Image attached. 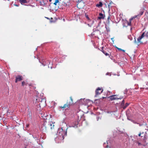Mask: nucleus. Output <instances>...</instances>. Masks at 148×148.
I'll return each instance as SVG.
<instances>
[{"instance_id":"f257e3e1","label":"nucleus","mask_w":148,"mask_h":148,"mask_svg":"<svg viewBox=\"0 0 148 148\" xmlns=\"http://www.w3.org/2000/svg\"><path fill=\"white\" fill-rule=\"evenodd\" d=\"M66 134V132L62 128L58 129V132L57 137L55 139V141L57 143H60L64 139V136Z\"/></svg>"},{"instance_id":"f03ea898","label":"nucleus","mask_w":148,"mask_h":148,"mask_svg":"<svg viewBox=\"0 0 148 148\" xmlns=\"http://www.w3.org/2000/svg\"><path fill=\"white\" fill-rule=\"evenodd\" d=\"M54 126V125L52 126L51 124H47L46 122H44L41 127L42 130L44 132H46L49 127H50V129H52L53 128Z\"/></svg>"},{"instance_id":"7ed1b4c3","label":"nucleus","mask_w":148,"mask_h":148,"mask_svg":"<svg viewBox=\"0 0 148 148\" xmlns=\"http://www.w3.org/2000/svg\"><path fill=\"white\" fill-rule=\"evenodd\" d=\"M103 91V89L102 88H98L95 90V97H97L98 95H100Z\"/></svg>"},{"instance_id":"20e7f679","label":"nucleus","mask_w":148,"mask_h":148,"mask_svg":"<svg viewBox=\"0 0 148 148\" xmlns=\"http://www.w3.org/2000/svg\"><path fill=\"white\" fill-rule=\"evenodd\" d=\"M131 20L130 19L129 21H128L126 19H125V21H123V25L124 27H127L128 25H130L131 24Z\"/></svg>"},{"instance_id":"39448f33","label":"nucleus","mask_w":148,"mask_h":148,"mask_svg":"<svg viewBox=\"0 0 148 148\" xmlns=\"http://www.w3.org/2000/svg\"><path fill=\"white\" fill-rule=\"evenodd\" d=\"M70 107L69 105L67 104L66 103L63 106H60L59 107V109L62 110H68Z\"/></svg>"},{"instance_id":"423d86ee","label":"nucleus","mask_w":148,"mask_h":148,"mask_svg":"<svg viewBox=\"0 0 148 148\" xmlns=\"http://www.w3.org/2000/svg\"><path fill=\"white\" fill-rule=\"evenodd\" d=\"M66 103L70 107L73 104V100L72 97H70V99L67 100Z\"/></svg>"},{"instance_id":"0eeeda50","label":"nucleus","mask_w":148,"mask_h":148,"mask_svg":"<svg viewBox=\"0 0 148 148\" xmlns=\"http://www.w3.org/2000/svg\"><path fill=\"white\" fill-rule=\"evenodd\" d=\"M23 77L20 75H18L16 77L15 82L17 83L18 82H20L23 80Z\"/></svg>"},{"instance_id":"6e6552de","label":"nucleus","mask_w":148,"mask_h":148,"mask_svg":"<svg viewBox=\"0 0 148 148\" xmlns=\"http://www.w3.org/2000/svg\"><path fill=\"white\" fill-rule=\"evenodd\" d=\"M111 21L110 18V15H109L108 18V20L106 22V27L107 28V27H108L110 26V21Z\"/></svg>"},{"instance_id":"1a4fd4ad","label":"nucleus","mask_w":148,"mask_h":148,"mask_svg":"<svg viewBox=\"0 0 148 148\" xmlns=\"http://www.w3.org/2000/svg\"><path fill=\"white\" fill-rule=\"evenodd\" d=\"M78 124V122L77 121H75L71 125L70 127H77V125Z\"/></svg>"},{"instance_id":"9d476101","label":"nucleus","mask_w":148,"mask_h":148,"mask_svg":"<svg viewBox=\"0 0 148 148\" xmlns=\"http://www.w3.org/2000/svg\"><path fill=\"white\" fill-rule=\"evenodd\" d=\"M104 18V16L103 14L101 13H99V16L98 17V18L99 19H103Z\"/></svg>"},{"instance_id":"9b49d317","label":"nucleus","mask_w":148,"mask_h":148,"mask_svg":"<svg viewBox=\"0 0 148 148\" xmlns=\"http://www.w3.org/2000/svg\"><path fill=\"white\" fill-rule=\"evenodd\" d=\"M116 95H112L110 96L109 97V98H110V99L112 101V100L116 99V98H114V97H116Z\"/></svg>"},{"instance_id":"f8f14e48","label":"nucleus","mask_w":148,"mask_h":148,"mask_svg":"<svg viewBox=\"0 0 148 148\" xmlns=\"http://www.w3.org/2000/svg\"><path fill=\"white\" fill-rule=\"evenodd\" d=\"M102 5L103 4L101 1H99V3L97 4L96 5V6L99 8L102 7Z\"/></svg>"},{"instance_id":"ddd939ff","label":"nucleus","mask_w":148,"mask_h":148,"mask_svg":"<svg viewBox=\"0 0 148 148\" xmlns=\"http://www.w3.org/2000/svg\"><path fill=\"white\" fill-rule=\"evenodd\" d=\"M134 44L137 46H139V37L137 38V41L135 38Z\"/></svg>"},{"instance_id":"4468645a","label":"nucleus","mask_w":148,"mask_h":148,"mask_svg":"<svg viewBox=\"0 0 148 148\" xmlns=\"http://www.w3.org/2000/svg\"><path fill=\"white\" fill-rule=\"evenodd\" d=\"M129 104L128 103H126L125 105L124 106V105L123 106V107H122L124 109H125L129 105Z\"/></svg>"},{"instance_id":"2eb2a0df","label":"nucleus","mask_w":148,"mask_h":148,"mask_svg":"<svg viewBox=\"0 0 148 148\" xmlns=\"http://www.w3.org/2000/svg\"><path fill=\"white\" fill-rule=\"evenodd\" d=\"M20 2L21 3H25L27 2L26 0H19Z\"/></svg>"},{"instance_id":"dca6fc26","label":"nucleus","mask_w":148,"mask_h":148,"mask_svg":"<svg viewBox=\"0 0 148 148\" xmlns=\"http://www.w3.org/2000/svg\"><path fill=\"white\" fill-rule=\"evenodd\" d=\"M27 83L24 81L22 82V86H23L25 85H27Z\"/></svg>"},{"instance_id":"f3484780","label":"nucleus","mask_w":148,"mask_h":148,"mask_svg":"<svg viewBox=\"0 0 148 148\" xmlns=\"http://www.w3.org/2000/svg\"><path fill=\"white\" fill-rule=\"evenodd\" d=\"M144 36V33H143L141 36H140V37H139V40H140Z\"/></svg>"},{"instance_id":"a211bd4d","label":"nucleus","mask_w":148,"mask_h":148,"mask_svg":"<svg viewBox=\"0 0 148 148\" xmlns=\"http://www.w3.org/2000/svg\"><path fill=\"white\" fill-rule=\"evenodd\" d=\"M59 2V0H56L55 1V2L53 4L55 5H56V4L57 3H58Z\"/></svg>"},{"instance_id":"6ab92c4d","label":"nucleus","mask_w":148,"mask_h":148,"mask_svg":"<svg viewBox=\"0 0 148 148\" xmlns=\"http://www.w3.org/2000/svg\"><path fill=\"white\" fill-rule=\"evenodd\" d=\"M137 16H137V15L135 16H134L133 17H132V18H130V20L131 21L134 18H136Z\"/></svg>"},{"instance_id":"aec40b11","label":"nucleus","mask_w":148,"mask_h":148,"mask_svg":"<svg viewBox=\"0 0 148 148\" xmlns=\"http://www.w3.org/2000/svg\"><path fill=\"white\" fill-rule=\"evenodd\" d=\"M123 98V97H118L117 96V95H116V97H114V98H116V99H122V98Z\"/></svg>"},{"instance_id":"412c9836","label":"nucleus","mask_w":148,"mask_h":148,"mask_svg":"<svg viewBox=\"0 0 148 148\" xmlns=\"http://www.w3.org/2000/svg\"><path fill=\"white\" fill-rule=\"evenodd\" d=\"M124 103H125L124 100H123V101H122V103H121V107H123V105H124Z\"/></svg>"},{"instance_id":"4be33fe9","label":"nucleus","mask_w":148,"mask_h":148,"mask_svg":"<svg viewBox=\"0 0 148 148\" xmlns=\"http://www.w3.org/2000/svg\"><path fill=\"white\" fill-rule=\"evenodd\" d=\"M144 12V10L143 9H142L141 10L140 12V15H141L143 14V13Z\"/></svg>"},{"instance_id":"5701e85b","label":"nucleus","mask_w":148,"mask_h":148,"mask_svg":"<svg viewBox=\"0 0 148 148\" xmlns=\"http://www.w3.org/2000/svg\"><path fill=\"white\" fill-rule=\"evenodd\" d=\"M104 47H102L101 48V51L103 53H104V52H105L104 50H103V48H104Z\"/></svg>"},{"instance_id":"b1692460","label":"nucleus","mask_w":148,"mask_h":148,"mask_svg":"<svg viewBox=\"0 0 148 148\" xmlns=\"http://www.w3.org/2000/svg\"><path fill=\"white\" fill-rule=\"evenodd\" d=\"M44 3L43 1H42V2H40L41 5H46V3Z\"/></svg>"},{"instance_id":"393cba45","label":"nucleus","mask_w":148,"mask_h":148,"mask_svg":"<svg viewBox=\"0 0 148 148\" xmlns=\"http://www.w3.org/2000/svg\"><path fill=\"white\" fill-rule=\"evenodd\" d=\"M28 115L30 117H31L32 116V113L30 112H29Z\"/></svg>"},{"instance_id":"a878e982","label":"nucleus","mask_w":148,"mask_h":148,"mask_svg":"<svg viewBox=\"0 0 148 148\" xmlns=\"http://www.w3.org/2000/svg\"><path fill=\"white\" fill-rule=\"evenodd\" d=\"M104 54H105V55L106 56H109V54L106 52H104V53H103Z\"/></svg>"},{"instance_id":"bb28decb","label":"nucleus","mask_w":148,"mask_h":148,"mask_svg":"<svg viewBox=\"0 0 148 148\" xmlns=\"http://www.w3.org/2000/svg\"><path fill=\"white\" fill-rule=\"evenodd\" d=\"M117 48L119 51H122V49H121V48H118V47H117Z\"/></svg>"},{"instance_id":"cd10ccee","label":"nucleus","mask_w":148,"mask_h":148,"mask_svg":"<svg viewBox=\"0 0 148 148\" xmlns=\"http://www.w3.org/2000/svg\"><path fill=\"white\" fill-rule=\"evenodd\" d=\"M148 143V142H146V143H145L143 145L144 146L146 145Z\"/></svg>"},{"instance_id":"c85d7f7f","label":"nucleus","mask_w":148,"mask_h":148,"mask_svg":"<svg viewBox=\"0 0 148 148\" xmlns=\"http://www.w3.org/2000/svg\"><path fill=\"white\" fill-rule=\"evenodd\" d=\"M29 125L28 124L26 125V127H29Z\"/></svg>"},{"instance_id":"c756f323","label":"nucleus","mask_w":148,"mask_h":148,"mask_svg":"<svg viewBox=\"0 0 148 148\" xmlns=\"http://www.w3.org/2000/svg\"><path fill=\"white\" fill-rule=\"evenodd\" d=\"M121 51H122L123 52H125V51L123 49H122Z\"/></svg>"},{"instance_id":"7c9ffc66","label":"nucleus","mask_w":148,"mask_h":148,"mask_svg":"<svg viewBox=\"0 0 148 148\" xmlns=\"http://www.w3.org/2000/svg\"><path fill=\"white\" fill-rule=\"evenodd\" d=\"M14 5L16 6H18V5H17L16 4H14Z\"/></svg>"},{"instance_id":"2f4dec72","label":"nucleus","mask_w":148,"mask_h":148,"mask_svg":"<svg viewBox=\"0 0 148 148\" xmlns=\"http://www.w3.org/2000/svg\"><path fill=\"white\" fill-rule=\"evenodd\" d=\"M108 145H107V146H106V148H108Z\"/></svg>"},{"instance_id":"473e14b6","label":"nucleus","mask_w":148,"mask_h":148,"mask_svg":"<svg viewBox=\"0 0 148 148\" xmlns=\"http://www.w3.org/2000/svg\"><path fill=\"white\" fill-rule=\"evenodd\" d=\"M140 133H139V136H140Z\"/></svg>"},{"instance_id":"72a5a7b5","label":"nucleus","mask_w":148,"mask_h":148,"mask_svg":"<svg viewBox=\"0 0 148 148\" xmlns=\"http://www.w3.org/2000/svg\"><path fill=\"white\" fill-rule=\"evenodd\" d=\"M49 1L51 2V0H49Z\"/></svg>"},{"instance_id":"f704fd0d","label":"nucleus","mask_w":148,"mask_h":148,"mask_svg":"<svg viewBox=\"0 0 148 148\" xmlns=\"http://www.w3.org/2000/svg\"><path fill=\"white\" fill-rule=\"evenodd\" d=\"M105 98V97H102L103 99H104V98Z\"/></svg>"},{"instance_id":"c9c22d12","label":"nucleus","mask_w":148,"mask_h":148,"mask_svg":"<svg viewBox=\"0 0 148 148\" xmlns=\"http://www.w3.org/2000/svg\"><path fill=\"white\" fill-rule=\"evenodd\" d=\"M139 145H140V143H139Z\"/></svg>"},{"instance_id":"e433bc0d","label":"nucleus","mask_w":148,"mask_h":148,"mask_svg":"<svg viewBox=\"0 0 148 148\" xmlns=\"http://www.w3.org/2000/svg\"><path fill=\"white\" fill-rule=\"evenodd\" d=\"M86 17H87V18H88V16Z\"/></svg>"},{"instance_id":"4c0bfd02","label":"nucleus","mask_w":148,"mask_h":148,"mask_svg":"<svg viewBox=\"0 0 148 148\" xmlns=\"http://www.w3.org/2000/svg\"><path fill=\"white\" fill-rule=\"evenodd\" d=\"M138 145H139V143H138Z\"/></svg>"},{"instance_id":"58836bf2","label":"nucleus","mask_w":148,"mask_h":148,"mask_svg":"<svg viewBox=\"0 0 148 148\" xmlns=\"http://www.w3.org/2000/svg\"><path fill=\"white\" fill-rule=\"evenodd\" d=\"M140 125V124H139V125Z\"/></svg>"}]
</instances>
